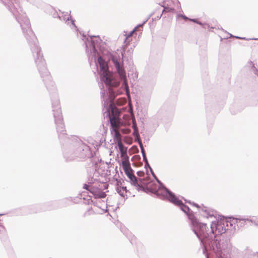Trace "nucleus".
I'll return each mask as SVG.
<instances>
[{
  "mask_svg": "<svg viewBox=\"0 0 258 258\" xmlns=\"http://www.w3.org/2000/svg\"><path fill=\"white\" fill-rule=\"evenodd\" d=\"M102 72L101 77L105 84L110 87H117L119 85V82L117 80L113 74L108 71V67L106 63L101 57L98 58Z\"/></svg>",
  "mask_w": 258,
  "mask_h": 258,
  "instance_id": "nucleus-1",
  "label": "nucleus"
},
{
  "mask_svg": "<svg viewBox=\"0 0 258 258\" xmlns=\"http://www.w3.org/2000/svg\"><path fill=\"white\" fill-rule=\"evenodd\" d=\"M124 119L126 120L124 122L120 121L119 118L115 114L113 111H112L111 114L109 115V119L111 127L113 130L119 129L122 125H126L130 124V117L128 115H124L123 117Z\"/></svg>",
  "mask_w": 258,
  "mask_h": 258,
  "instance_id": "nucleus-2",
  "label": "nucleus"
},
{
  "mask_svg": "<svg viewBox=\"0 0 258 258\" xmlns=\"http://www.w3.org/2000/svg\"><path fill=\"white\" fill-rule=\"evenodd\" d=\"M194 225H197V226L199 228V230L198 231L197 230L194 229L195 233L198 236H202L203 237H206L209 235L208 227L206 224L202 223H198L197 222H192Z\"/></svg>",
  "mask_w": 258,
  "mask_h": 258,
  "instance_id": "nucleus-3",
  "label": "nucleus"
},
{
  "mask_svg": "<svg viewBox=\"0 0 258 258\" xmlns=\"http://www.w3.org/2000/svg\"><path fill=\"white\" fill-rule=\"evenodd\" d=\"M114 64L117 69V72L121 79L123 80L124 84L126 89H128V85L126 82L125 72L122 67L120 66L119 62L117 60L113 59Z\"/></svg>",
  "mask_w": 258,
  "mask_h": 258,
  "instance_id": "nucleus-4",
  "label": "nucleus"
},
{
  "mask_svg": "<svg viewBox=\"0 0 258 258\" xmlns=\"http://www.w3.org/2000/svg\"><path fill=\"white\" fill-rule=\"evenodd\" d=\"M127 177L130 179V182L132 185L135 186L138 190H142L144 189V186L142 183L140 179L138 180L137 177L135 176L134 172L128 175Z\"/></svg>",
  "mask_w": 258,
  "mask_h": 258,
  "instance_id": "nucleus-5",
  "label": "nucleus"
},
{
  "mask_svg": "<svg viewBox=\"0 0 258 258\" xmlns=\"http://www.w3.org/2000/svg\"><path fill=\"white\" fill-rule=\"evenodd\" d=\"M118 162L119 165L122 167L126 176L131 175V174L134 172L129 160L126 161H119Z\"/></svg>",
  "mask_w": 258,
  "mask_h": 258,
  "instance_id": "nucleus-6",
  "label": "nucleus"
},
{
  "mask_svg": "<svg viewBox=\"0 0 258 258\" xmlns=\"http://www.w3.org/2000/svg\"><path fill=\"white\" fill-rule=\"evenodd\" d=\"M224 224L221 222L217 223H213L211 225V232L216 235L221 234L225 232V229L223 227Z\"/></svg>",
  "mask_w": 258,
  "mask_h": 258,
  "instance_id": "nucleus-7",
  "label": "nucleus"
},
{
  "mask_svg": "<svg viewBox=\"0 0 258 258\" xmlns=\"http://www.w3.org/2000/svg\"><path fill=\"white\" fill-rule=\"evenodd\" d=\"M120 153V160L126 161L129 160V157L127 154V148L124 147L122 142L117 143Z\"/></svg>",
  "mask_w": 258,
  "mask_h": 258,
  "instance_id": "nucleus-8",
  "label": "nucleus"
},
{
  "mask_svg": "<svg viewBox=\"0 0 258 258\" xmlns=\"http://www.w3.org/2000/svg\"><path fill=\"white\" fill-rule=\"evenodd\" d=\"M168 199L170 202L177 206L181 205L182 201L171 192H168Z\"/></svg>",
  "mask_w": 258,
  "mask_h": 258,
  "instance_id": "nucleus-9",
  "label": "nucleus"
},
{
  "mask_svg": "<svg viewBox=\"0 0 258 258\" xmlns=\"http://www.w3.org/2000/svg\"><path fill=\"white\" fill-rule=\"evenodd\" d=\"M114 133V140L115 143H118L121 142V136L119 132V129L113 130Z\"/></svg>",
  "mask_w": 258,
  "mask_h": 258,
  "instance_id": "nucleus-10",
  "label": "nucleus"
},
{
  "mask_svg": "<svg viewBox=\"0 0 258 258\" xmlns=\"http://www.w3.org/2000/svg\"><path fill=\"white\" fill-rule=\"evenodd\" d=\"M117 192L121 196L124 197V194L126 192V186H119L117 187Z\"/></svg>",
  "mask_w": 258,
  "mask_h": 258,
  "instance_id": "nucleus-11",
  "label": "nucleus"
},
{
  "mask_svg": "<svg viewBox=\"0 0 258 258\" xmlns=\"http://www.w3.org/2000/svg\"><path fill=\"white\" fill-rule=\"evenodd\" d=\"M179 207L185 213H188L189 212V208L188 206L184 205L182 202L181 205H179Z\"/></svg>",
  "mask_w": 258,
  "mask_h": 258,
  "instance_id": "nucleus-12",
  "label": "nucleus"
},
{
  "mask_svg": "<svg viewBox=\"0 0 258 258\" xmlns=\"http://www.w3.org/2000/svg\"><path fill=\"white\" fill-rule=\"evenodd\" d=\"M7 231L6 228L2 224H0V236H4L6 235Z\"/></svg>",
  "mask_w": 258,
  "mask_h": 258,
  "instance_id": "nucleus-13",
  "label": "nucleus"
},
{
  "mask_svg": "<svg viewBox=\"0 0 258 258\" xmlns=\"http://www.w3.org/2000/svg\"><path fill=\"white\" fill-rule=\"evenodd\" d=\"M137 28H135L134 30H133L132 31H131L129 34L127 35L125 42L127 41L128 43L132 40L131 37H132L134 33L136 31Z\"/></svg>",
  "mask_w": 258,
  "mask_h": 258,
  "instance_id": "nucleus-14",
  "label": "nucleus"
},
{
  "mask_svg": "<svg viewBox=\"0 0 258 258\" xmlns=\"http://www.w3.org/2000/svg\"><path fill=\"white\" fill-rule=\"evenodd\" d=\"M121 132L123 134H128L131 132V130H130V129H128V128H124V129H122Z\"/></svg>",
  "mask_w": 258,
  "mask_h": 258,
  "instance_id": "nucleus-15",
  "label": "nucleus"
},
{
  "mask_svg": "<svg viewBox=\"0 0 258 258\" xmlns=\"http://www.w3.org/2000/svg\"><path fill=\"white\" fill-rule=\"evenodd\" d=\"M137 175L140 177L143 176L144 175V172L143 171H139L137 172Z\"/></svg>",
  "mask_w": 258,
  "mask_h": 258,
  "instance_id": "nucleus-16",
  "label": "nucleus"
},
{
  "mask_svg": "<svg viewBox=\"0 0 258 258\" xmlns=\"http://www.w3.org/2000/svg\"><path fill=\"white\" fill-rule=\"evenodd\" d=\"M99 197L100 198H105L106 197V194L104 192H101L100 193V195Z\"/></svg>",
  "mask_w": 258,
  "mask_h": 258,
  "instance_id": "nucleus-17",
  "label": "nucleus"
},
{
  "mask_svg": "<svg viewBox=\"0 0 258 258\" xmlns=\"http://www.w3.org/2000/svg\"><path fill=\"white\" fill-rule=\"evenodd\" d=\"M83 188L84 189H87V190H89V185L88 184H85L84 185Z\"/></svg>",
  "mask_w": 258,
  "mask_h": 258,
  "instance_id": "nucleus-18",
  "label": "nucleus"
},
{
  "mask_svg": "<svg viewBox=\"0 0 258 258\" xmlns=\"http://www.w3.org/2000/svg\"><path fill=\"white\" fill-rule=\"evenodd\" d=\"M133 126H134V127H136V125H135V123H134V125H133Z\"/></svg>",
  "mask_w": 258,
  "mask_h": 258,
  "instance_id": "nucleus-19",
  "label": "nucleus"
},
{
  "mask_svg": "<svg viewBox=\"0 0 258 258\" xmlns=\"http://www.w3.org/2000/svg\"><path fill=\"white\" fill-rule=\"evenodd\" d=\"M183 18H184V19H187V18H186V17H184V16L183 17Z\"/></svg>",
  "mask_w": 258,
  "mask_h": 258,
  "instance_id": "nucleus-20",
  "label": "nucleus"
},
{
  "mask_svg": "<svg viewBox=\"0 0 258 258\" xmlns=\"http://www.w3.org/2000/svg\"><path fill=\"white\" fill-rule=\"evenodd\" d=\"M190 20L192 21L195 22V21L194 20Z\"/></svg>",
  "mask_w": 258,
  "mask_h": 258,
  "instance_id": "nucleus-21",
  "label": "nucleus"
}]
</instances>
